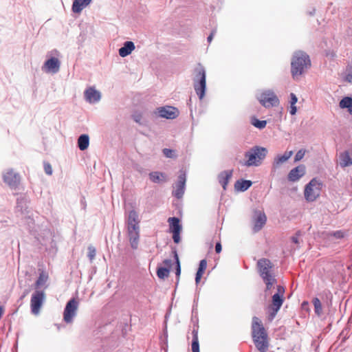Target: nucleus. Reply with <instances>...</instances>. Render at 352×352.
Listing matches in <instances>:
<instances>
[{"mask_svg":"<svg viewBox=\"0 0 352 352\" xmlns=\"http://www.w3.org/2000/svg\"><path fill=\"white\" fill-rule=\"evenodd\" d=\"M252 333L254 344L260 352H266L268 343L267 335L261 320L254 316L252 318Z\"/></svg>","mask_w":352,"mask_h":352,"instance_id":"f257e3e1","label":"nucleus"},{"mask_svg":"<svg viewBox=\"0 0 352 352\" xmlns=\"http://www.w3.org/2000/svg\"><path fill=\"white\" fill-rule=\"evenodd\" d=\"M311 66V60L309 56L302 51L296 52L291 61V74L294 79H297L299 76Z\"/></svg>","mask_w":352,"mask_h":352,"instance_id":"f03ea898","label":"nucleus"},{"mask_svg":"<svg viewBox=\"0 0 352 352\" xmlns=\"http://www.w3.org/2000/svg\"><path fill=\"white\" fill-rule=\"evenodd\" d=\"M257 267L260 276L266 285V289L270 290L276 283V279L272 272L273 264L267 258H261L257 262Z\"/></svg>","mask_w":352,"mask_h":352,"instance_id":"7ed1b4c3","label":"nucleus"},{"mask_svg":"<svg viewBox=\"0 0 352 352\" xmlns=\"http://www.w3.org/2000/svg\"><path fill=\"white\" fill-rule=\"evenodd\" d=\"M267 154V148L258 146H254L245 154V157L247 158L245 165L247 166H258L261 164Z\"/></svg>","mask_w":352,"mask_h":352,"instance_id":"20e7f679","label":"nucleus"},{"mask_svg":"<svg viewBox=\"0 0 352 352\" xmlns=\"http://www.w3.org/2000/svg\"><path fill=\"white\" fill-rule=\"evenodd\" d=\"M194 72V88L199 99L201 100L205 96L206 86V71L201 64H198Z\"/></svg>","mask_w":352,"mask_h":352,"instance_id":"39448f33","label":"nucleus"},{"mask_svg":"<svg viewBox=\"0 0 352 352\" xmlns=\"http://www.w3.org/2000/svg\"><path fill=\"white\" fill-rule=\"evenodd\" d=\"M322 183L316 178L312 179L305 186L304 195L308 201H314L320 195Z\"/></svg>","mask_w":352,"mask_h":352,"instance_id":"423d86ee","label":"nucleus"},{"mask_svg":"<svg viewBox=\"0 0 352 352\" xmlns=\"http://www.w3.org/2000/svg\"><path fill=\"white\" fill-rule=\"evenodd\" d=\"M285 288L283 286L277 287V292L272 296V304L269 306L270 319L272 320L281 307L284 301Z\"/></svg>","mask_w":352,"mask_h":352,"instance_id":"0eeeda50","label":"nucleus"},{"mask_svg":"<svg viewBox=\"0 0 352 352\" xmlns=\"http://www.w3.org/2000/svg\"><path fill=\"white\" fill-rule=\"evenodd\" d=\"M78 307V302L75 298H72L66 304L63 312V320L66 323H72L76 316Z\"/></svg>","mask_w":352,"mask_h":352,"instance_id":"6e6552de","label":"nucleus"},{"mask_svg":"<svg viewBox=\"0 0 352 352\" xmlns=\"http://www.w3.org/2000/svg\"><path fill=\"white\" fill-rule=\"evenodd\" d=\"M45 294L43 291H36L31 297L30 307L33 314L37 315L40 312V309L43 305Z\"/></svg>","mask_w":352,"mask_h":352,"instance_id":"1a4fd4ad","label":"nucleus"},{"mask_svg":"<svg viewBox=\"0 0 352 352\" xmlns=\"http://www.w3.org/2000/svg\"><path fill=\"white\" fill-rule=\"evenodd\" d=\"M259 102L265 107H271L276 106L279 104V100L278 97L271 91H266L262 93L259 98Z\"/></svg>","mask_w":352,"mask_h":352,"instance_id":"9d476101","label":"nucleus"},{"mask_svg":"<svg viewBox=\"0 0 352 352\" xmlns=\"http://www.w3.org/2000/svg\"><path fill=\"white\" fill-rule=\"evenodd\" d=\"M170 231L173 233V239L175 243L180 241V232L182 226L179 223V219L177 217H169L168 219Z\"/></svg>","mask_w":352,"mask_h":352,"instance_id":"9b49d317","label":"nucleus"},{"mask_svg":"<svg viewBox=\"0 0 352 352\" xmlns=\"http://www.w3.org/2000/svg\"><path fill=\"white\" fill-rule=\"evenodd\" d=\"M3 182L12 188H16L20 184V175L12 169L8 170L3 175Z\"/></svg>","mask_w":352,"mask_h":352,"instance_id":"f8f14e48","label":"nucleus"},{"mask_svg":"<svg viewBox=\"0 0 352 352\" xmlns=\"http://www.w3.org/2000/svg\"><path fill=\"white\" fill-rule=\"evenodd\" d=\"M267 217L263 212L256 211L253 219V230L255 232H258L265 225Z\"/></svg>","mask_w":352,"mask_h":352,"instance_id":"ddd939ff","label":"nucleus"},{"mask_svg":"<svg viewBox=\"0 0 352 352\" xmlns=\"http://www.w3.org/2000/svg\"><path fill=\"white\" fill-rule=\"evenodd\" d=\"M157 111L160 116L167 119H174L179 114L177 109L170 106L160 107Z\"/></svg>","mask_w":352,"mask_h":352,"instance_id":"4468645a","label":"nucleus"},{"mask_svg":"<svg viewBox=\"0 0 352 352\" xmlns=\"http://www.w3.org/2000/svg\"><path fill=\"white\" fill-rule=\"evenodd\" d=\"M60 61L57 58L52 57L45 61L43 66V70L46 72L56 73L60 68Z\"/></svg>","mask_w":352,"mask_h":352,"instance_id":"2eb2a0df","label":"nucleus"},{"mask_svg":"<svg viewBox=\"0 0 352 352\" xmlns=\"http://www.w3.org/2000/svg\"><path fill=\"white\" fill-rule=\"evenodd\" d=\"M305 173V166L300 165L292 169L288 174V179L291 182H296Z\"/></svg>","mask_w":352,"mask_h":352,"instance_id":"dca6fc26","label":"nucleus"},{"mask_svg":"<svg viewBox=\"0 0 352 352\" xmlns=\"http://www.w3.org/2000/svg\"><path fill=\"white\" fill-rule=\"evenodd\" d=\"M186 184V175L184 173L181 174L178 177V182L176 185V189L173 192V195L177 198H181L184 192V186Z\"/></svg>","mask_w":352,"mask_h":352,"instance_id":"f3484780","label":"nucleus"},{"mask_svg":"<svg viewBox=\"0 0 352 352\" xmlns=\"http://www.w3.org/2000/svg\"><path fill=\"white\" fill-rule=\"evenodd\" d=\"M85 97L90 103L98 102L100 100V93L94 87H89L85 91Z\"/></svg>","mask_w":352,"mask_h":352,"instance_id":"a211bd4d","label":"nucleus"},{"mask_svg":"<svg viewBox=\"0 0 352 352\" xmlns=\"http://www.w3.org/2000/svg\"><path fill=\"white\" fill-rule=\"evenodd\" d=\"M293 155V151H286L283 155H277L273 162V168L277 169L281 164L286 162Z\"/></svg>","mask_w":352,"mask_h":352,"instance_id":"6ab92c4d","label":"nucleus"},{"mask_svg":"<svg viewBox=\"0 0 352 352\" xmlns=\"http://www.w3.org/2000/svg\"><path fill=\"white\" fill-rule=\"evenodd\" d=\"M232 175V170H225L221 172L219 176L218 179L219 182L221 184L224 190L226 189V186L229 182V180L231 179Z\"/></svg>","mask_w":352,"mask_h":352,"instance_id":"aec40b11","label":"nucleus"},{"mask_svg":"<svg viewBox=\"0 0 352 352\" xmlns=\"http://www.w3.org/2000/svg\"><path fill=\"white\" fill-rule=\"evenodd\" d=\"M91 1V0H74L72 4V11L74 13H80Z\"/></svg>","mask_w":352,"mask_h":352,"instance_id":"412c9836","label":"nucleus"},{"mask_svg":"<svg viewBox=\"0 0 352 352\" xmlns=\"http://www.w3.org/2000/svg\"><path fill=\"white\" fill-rule=\"evenodd\" d=\"M206 267H207V261L206 259L201 260L199 263V268L196 273L195 282L197 284H198L200 282V280L206 270Z\"/></svg>","mask_w":352,"mask_h":352,"instance_id":"4be33fe9","label":"nucleus"},{"mask_svg":"<svg viewBox=\"0 0 352 352\" xmlns=\"http://www.w3.org/2000/svg\"><path fill=\"white\" fill-rule=\"evenodd\" d=\"M89 144V138L88 135L83 134L81 135L78 139V146L80 150L85 151L86 150Z\"/></svg>","mask_w":352,"mask_h":352,"instance_id":"5701e85b","label":"nucleus"},{"mask_svg":"<svg viewBox=\"0 0 352 352\" xmlns=\"http://www.w3.org/2000/svg\"><path fill=\"white\" fill-rule=\"evenodd\" d=\"M339 106L341 109H347L349 113L352 115V98L351 97H344L340 100Z\"/></svg>","mask_w":352,"mask_h":352,"instance_id":"b1692460","label":"nucleus"},{"mask_svg":"<svg viewBox=\"0 0 352 352\" xmlns=\"http://www.w3.org/2000/svg\"><path fill=\"white\" fill-rule=\"evenodd\" d=\"M252 182L250 180H238L235 183V188L237 190L245 191L252 186Z\"/></svg>","mask_w":352,"mask_h":352,"instance_id":"393cba45","label":"nucleus"},{"mask_svg":"<svg viewBox=\"0 0 352 352\" xmlns=\"http://www.w3.org/2000/svg\"><path fill=\"white\" fill-rule=\"evenodd\" d=\"M340 165L342 167L351 166L352 164V159L348 152L345 151L340 155Z\"/></svg>","mask_w":352,"mask_h":352,"instance_id":"a878e982","label":"nucleus"},{"mask_svg":"<svg viewBox=\"0 0 352 352\" xmlns=\"http://www.w3.org/2000/svg\"><path fill=\"white\" fill-rule=\"evenodd\" d=\"M132 52V41H126L124 46L119 50V54L122 57H125Z\"/></svg>","mask_w":352,"mask_h":352,"instance_id":"bb28decb","label":"nucleus"},{"mask_svg":"<svg viewBox=\"0 0 352 352\" xmlns=\"http://www.w3.org/2000/svg\"><path fill=\"white\" fill-rule=\"evenodd\" d=\"M150 179L154 183H160L166 180V175L160 172H153L149 174Z\"/></svg>","mask_w":352,"mask_h":352,"instance_id":"cd10ccee","label":"nucleus"},{"mask_svg":"<svg viewBox=\"0 0 352 352\" xmlns=\"http://www.w3.org/2000/svg\"><path fill=\"white\" fill-rule=\"evenodd\" d=\"M192 351L199 352V344L198 339V331L193 329L192 332Z\"/></svg>","mask_w":352,"mask_h":352,"instance_id":"c85d7f7f","label":"nucleus"},{"mask_svg":"<svg viewBox=\"0 0 352 352\" xmlns=\"http://www.w3.org/2000/svg\"><path fill=\"white\" fill-rule=\"evenodd\" d=\"M48 280V274L45 272H42L40 273L39 276L37 280L35 283L36 287H39L43 285L47 280Z\"/></svg>","mask_w":352,"mask_h":352,"instance_id":"c756f323","label":"nucleus"},{"mask_svg":"<svg viewBox=\"0 0 352 352\" xmlns=\"http://www.w3.org/2000/svg\"><path fill=\"white\" fill-rule=\"evenodd\" d=\"M314 311L317 316H320L322 314V307L320 300L318 298H314L312 300Z\"/></svg>","mask_w":352,"mask_h":352,"instance_id":"7c9ffc66","label":"nucleus"},{"mask_svg":"<svg viewBox=\"0 0 352 352\" xmlns=\"http://www.w3.org/2000/svg\"><path fill=\"white\" fill-rule=\"evenodd\" d=\"M170 270L166 267H158L157 270V275L159 278L164 279L169 275Z\"/></svg>","mask_w":352,"mask_h":352,"instance_id":"2f4dec72","label":"nucleus"},{"mask_svg":"<svg viewBox=\"0 0 352 352\" xmlns=\"http://www.w3.org/2000/svg\"><path fill=\"white\" fill-rule=\"evenodd\" d=\"M251 123L253 126L260 129L265 128L267 124L265 120H258L255 118L252 119Z\"/></svg>","mask_w":352,"mask_h":352,"instance_id":"473e14b6","label":"nucleus"},{"mask_svg":"<svg viewBox=\"0 0 352 352\" xmlns=\"http://www.w3.org/2000/svg\"><path fill=\"white\" fill-rule=\"evenodd\" d=\"M133 232H135V235L133 234V244H134L135 243H137V241L139 239V230H140V227L138 225V223L137 224L136 223H133ZM134 248H136V246H135L133 245V249Z\"/></svg>","mask_w":352,"mask_h":352,"instance_id":"72a5a7b5","label":"nucleus"},{"mask_svg":"<svg viewBox=\"0 0 352 352\" xmlns=\"http://www.w3.org/2000/svg\"><path fill=\"white\" fill-rule=\"evenodd\" d=\"M329 235L334 236L336 239H341L346 235V233L342 230H337L329 234Z\"/></svg>","mask_w":352,"mask_h":352,"instance_id":"f704fd0d","label":"nucleus"},{"mask_svg":"<svg viewBox=\"0 0 352 352\" xmlns=\"http://www.w3.org/2000/svg\"><path fill=\"white\" fill-rule=\"evenodd\" d=\"M87 256L89 257L91 261H92L94 259L96 256V249L94 247L89 246Z\"/></svg>","mask_w":352,"mask_h":352,"instance_id":"c9c22d12","label":"nucleus"},{"mask_svg":"<svg viewBox=\"0 0 352 352\" xmlns=\"http://www.w3.org/2000/svg\"><path fill=\"white\" fill-rule=\"evenodd\" d=\"M305 154V150H303V149L299 150L295 155L294 161L298 162V161L301 160L303 158Z\"/></svg>","mask_w":352,"mask_h":352,"instance_id":"e433bc0d","label":"nucleus"},{"mask_svg":"<svg viewBox=\"0 0 352 352\" xmlns=\"http://www.w3.org/2000/svg\"><path fill=\"white\" fill-rule=\"evenodd\" d=\"M43 166L45 173L48 175H51L52 174V168L51 164L49 162H44Z\"/></svg>","mask_w":352,"mask_h":352,"instance_id":"4c0bfd02","label":"nucleus"},{"mask_svg":"<svg viewBox=\"0 0 352 352\" xmlns=\"http://www.w3.org/2000/svg\"><path fill=\"white\" fill-rule=\"evenodd\" d=\"M132 212H129L128 214L127 228L129 231V240L131 241L132 237L131 236V228H132V223L131 221Z\"/></svg>","mask_w":352,"mask_h":352,"instance_id":"58836bf2","label":"nucleus"},{"mask_svg":"<svg viewBox=\"0 0 352 352\" xmlns=\"http://www.w3.org/2000/svg\"><path fill=\"white\" fill-rule=\"evenodd\" d=\"M175 260H176V263H177L176 275L177 276H179L180 275V273H181V267H180V264H179V261L178 255H177L176 252H175Z\"/></svg>","mask_w":352,"mask_h":352,"instance_id":"ea45409f","label":"nucleus"},{"mask_svg":"<svg viewBox=\"0 0 352 352\" xmlns=\"http://www.w3.org/2000/svg\"><path fill=\"white\" fill-rule=\"evenodd\" d=\"M298 102V98L294 93L290 94V104H296Z\"/></svg>","mask_w":352,"mask_h":352,"instance_id":"a19ab883","label":"nucleus"},{"mask_svg":"<svg viewBox=\"0 0 352 352\" xmlns=\"http://www.w3.org/2000/svg\"><path fill=\"white\" fill-rule=\"evenodd\" d=\"M173 151L171 150V149L164 148L163 150V153L167 157H173Z\"/></svg>","mask_w":352,"mask_h":352,"instance_id":"79ce46f5","label":"nucleus"},{"mask_svg":"<svg viewBox=\"0 0 352 352\" xmlns=\"http://www.w3.org/2000/svg\"><path fill=\"white\" fill-rule=\"evenodd\" d=\"M297 111L296 104H290L289 113L291 115H295Z\"/></svg>","mask_w":352,"mask_h":352,"instance_id":"37998d69","label":"nucleus"},{"mask_svg":"<svg viewBox=\"0 0 352 352\" xmlns=\"http://www.w3.org/2000/svg\"><path fill=\"white\" fill-rule=\"evenodd\" d=\"M163 263L166 266L165 267L168 268L170 270L171 265H172V261L170 259H165L163 261Z\"/></svg>","mask_w":352,"mask_h":352,"instance_id":"c03bdc74","label":"nucleus"},{"mask_svg":"<svg viewBox=\"0 0 352 352\" xmlns=\"http://www.w3.org/2000/svg\"><path fill=\"white\" fill-rule=\"evenodd\" d=\"M221 249H222V247H221V243L218 242L216 243V245H215V252L219 254L221 252Z\"/></svg>","mask_w":352,"mask_h":352,"instance_id":"a18cd8bd","label":"nucleus"},{"mask_svg":"<svg viewBox=\"0 0 352 352\" xmlns=\"http://www.w3.org/2000/svg\"><path fill=\"white\" fill-rule=\"evenodd\" d=\"M134 120L136 122L142 123L143 118L141 115H136L134 118Z\"/></svg>","mask_w":352,"mask_h":352,"instance_id":"49530a36","label":"nucleus"},{"mask_svg":"<svg viewBox=\"0 0 352 352\" xmlns=\"http://www.w3.org/2000/svg\"><path fill=\"white\" fill-rule=\"evenodd\" d=\"M214 34V31H212L211 32V34L209 35V36L208 37V42H211V41L212 40Z\"/></svg>","mask_w":352,"mask_h":352,"instance_id":"de8ad7c7","label":"nucleus"},{"mask_svg":"<svg viewBox=\"0 0 352 352\" xmlns=\"http://www.w3.org/2000/svg\"><path fill=\"white\" fill-rule=\"evenodd\" d=\"M292 241L295 243H298V238L297 237H292Z\"/></svg>","mask_w":352,"mask_h":352,"instance_id":"09e8293b","label":"nucleus"},{"mask_svg":"<svg viewBox=\"0 0 352 352\" xmlns=\"http://www.w3.org/2000/svg\"><path fill=\"white\" fill-rule=\"evenodd\" d=\"M3 314V309L2 307L0 306V318H1Z\"/></svg>","mask_w":352,"mask_h":352,"instance_id":"8fccbe9b","label":"nucleus"}]
</instances>
